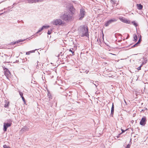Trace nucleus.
Wrapping results in <instances>:
<instances>
[{
  "instance_id": "nucleus-1",
  "label": "nucleus",
  "mask_w": 148,
  "mask_h": 148,
  "mask_svg": "<svg viewBox=\"0 0 148 148\" xmlns=\"http://www.w3.org/2000/svg\"><path fill=\"white\" fill-rule=\"evenodd\" d=\"M60 18L63 21L68 22L72 20L73 16L70 14V12H66L60 14Z\"/></svg>"
},
{
  "instance_id": "nucleus-2",
  "label": "nucleus",
  "mask_w": 148,
  "mask_h": 148,
  "mask_svg": "<svg viewBox=\"0 0 148 148\" xmlns=\"http://www.w3.org/2000/svg\"><path fill=\"white\" fill-rule=\"evenodd\" d=\"M117 20L118 19L116 18H112L105 22L104 25L106 27H108L110 25L116 22Z\"/></svg>"
},
{
  "instance_id": "nucleus-3",
  "label": "nucleus",
  "mask_w": 148,
  "mask_h": 148,
  "mask_svg": "<svg viewBox=\"0 0 148 148\" xmlns=\"http://www.w3.org/2000/svg\"><path fill=\"white\" fill-rule=\"evenodd\" d=\"M53 24L54 25H61L64 24V22L60 19H57L54 20L52 22Z\"/></svg>"
},
{
  "instance_id": "nucleus-4",
  "label": "nucleus",
  "mask_w": 148,
  "mask_h": 148,
  "mask_svg": "<svg viewBox=\"0 0 148 148\" xmlns=\"http://www.w3.org/2000/svg\"><path fill=\"white\" fill-rule=\"evenodd\" d=\"M82 30H83L84 31H83V33L80 35L81 37H83L84 36L86 37L89 36L88 28L87 27H84L82 28Z\"/></svg>"
},
{
  "instance_id": "nucleus-5",
  "label": "nucleus",
  "mask_w": 148,
  "mask_h": 148,
  "mask_svg": "<svg viewBox=\"0 0 148 148\" xmlns=\"http://www.w3.org/2000/svg\"><path fill=\"white\" fill-rule=\"evenodd\" d=\"M85 11L83 8H81L80 10V11L79 14L78 15V17H79V20H82L84 17L85 14Z\"/></svg>"
},
{
  "instance_id": "nucleus-6",
  "label": "nucleus",
  "mask_w": 148,
  "mask_h": 148,
  "mask_svg": "<svg viewBox=\"0 0 148 148\" xmlns=\"http://www.w3.org/2000/svg\"><path fill=\"white\" fill-rule=\"evenodd\" d=\"M4 75L6 76L7 78L9 79L10 77V72L8 69L5 67L4 69Z\"/></svg>"
},
{
  "instance_id": "nucleus-7",
  "label": "nucleus",
  "mask_w": 148,
  "mask_h": 148,
  "mask_svg": "<svg viewBox=\"0 0 148 148\" xmlns=\"http://www.w3.org/2000/svg\"><path fill=\"white\" fill-rule=\"evenodd\" d=\"M12 123H4L3 130L4 132L7 131V129L8 127H10Z\"/></svg>"
},
{
  "instance_id": "nucleus-8",
  "label": "nucleus",
  "mask_w": 148,
  "mask_h": 148,
  "mask_svg": "<svg viewBox=\"0 0 148 148\" xmlns=\"http://www.w3.org/2000/svg\"><path fill=\"white\" fill-rule=\"evenodd\" d=\"M119 18L121 21L123 23L128 24H130V21L127 20V19L123 17H120Z\"/></svg>"
},
{
  "instance_id": "nucleus-9",
  "label": "nucleus",
  "mask_w": 148,
  "mask_h": 148,
  "mask_svg": "<svg viewBox=\"0 0 148 148\" xmlns=\"http://www.w3.org/2000/svg\"><path fill=\"white\" fill-rule=\"evenodd\" d=\"M75 8L73 6H71L70 7L69 11L67 12H70V14L73 16L75 12Z\"/></svg>"
},
{
  "instance_id": "nucleus-10",
  "label": "nucleus",
  "mask_w": 148,
  "mask_h": 148,
  "mask_svg": "<svg viewBox=\"0 0 148 148\" xmlns=\"http://www.w3.org/2000/svg\"><path fill=\"white\" fill-rule=\"evenodd\" d=\"M146 121V117H143L140 121V124L141 125L144 126L145 124Z\"/></svg>"
},
{
  "instance_id": "nucleus-11",
  "label": "nucleus",
  "mask_w": 148,
  "mask_h": 148,
  "mask_svg": "<svg viewBox=\"0 0 148 148\" xmlns=\"http://www.w3.org/2000/svg\"><path fill=\"white\" fill-rule=\"evenodd\" d=\"M25 39L24 40H22V39H20L18 40L17 41L14 42H12L11 43V45H14L16 44H17L18 43H19L20 42H23L24 40H25Z\"/></svg>"
},
{
  "instance_id": "nucleus-12",
  "label": "nucleus",
  "mask_w": 148,
  "mask_h": 148,
  "mask_svg": "<svg viewBox=\"0 0 148 148\" xmlns=\"http://www.w3.org/2000/svg\"><path fill=\"white\" fill-rule=\"evenodd\" d=\"M49 27V25H48V26L43 25L42 27L41 28H40L36 32V33L37 34L38 33L42 31V30L44 29H46V28H47Z\"/></svg>"
},
{
  "instance_id": "nucleus-13",
  "label": "nucleus",
  "mask_w": 148,
  "mask_h": 148,
  "mask_svg": "<svg viewBox=\"0 0 148 148\" xmlns=\"http://www.w3.org/2000/svg\"><path fill=\"white\" fill-rule=\"evenodd\" d=\"M114 111V103H113L112 104V107H111V116L112 117H113V116Z\"/></svg>"
},
{
  "instance_id": "nucleus-14",
  "label": "nucleus",
  "mask_w": 148,
  "mask_h": 148,
  "mask_svg": "<svg viewBox=\"0 0 148 148\" xmlns=\"http://www.w3.org/2000/svg\"><path fill=\"white\" fill-rule=\"evenodd\" d=\"M137 9L139 10H141L143 9V6L140 4H137Z\"/></svg>"
},
{
  "instance_id": "nucleus-15",
  "label": "nucleus",
  "mask_w": 148,
  "mask_h": 148,
  "mask_svg": "<svg viewBox=\"0 0 148 148\" xmlns=\"http://www.w3.org/2000/svg\"><path fill=\"white\" fill-rule=\"evenodd\" d=\"M47 92H48L47 95H48V96L49 99V100H50L51 99H52V97L51 96V94L49 90H48Z\"/></svg>"
},
{
  "instance_id": "nucleus-16",
  "label": "nucleus",
  "mask_w": 148,
  "mask_h": 148,
  "mask_svg": "<svg viewBox=\"0 0 148 148\" xmlns=\"http://www.w3.org/2000/svg\"><path fill=\"white\" fill-rule=\"evenodd\" d=\"M40 0H28V2L32 3L38 2Z\"/></svg>"
},
{
  "instance_id": "nucleus-17",
  "label": "nucleus",
  "mask_w": 148,
  "mask_h": 148,
  "mask_svg": "<svg viewBox=\"0 0 148 148\" xmlns=\"http://www.w3.org/2000/svg\"><path fill=\"white\" fill-rule=\"evenodd\" d=\"M28 130V128L27 127L24 126L23 127L21 130V131L23 132H25Z\"/></svg>"
},
{
  "instance_id": "nucleus-18",
  "label": "nucleus",
  "mask_w": 148,
  "mask_h": 148,
  "mask_svg": "<svg viewBox=\"0 0 148 148\" xmlns=\"http://www.w3.org/2000/svg\"><path fill=\"white\" fill-rule=\"evenodd\" d=\"M133 38H134V41L135 42H136L137 40L138 37L136 34H134L133 35Z\"/></svg>"
},
{
  "instance_id": "nucleus-19",
  "label": "nucleus",
  "mask_w": 148,
  "mask_h": 148,
  "mask_svg": "<svg viewBox=\"0 0 148 148\" xmlns=\"http://www.w3.org/2000/svg\"><path fill=\"white\" fill-rule=\"evenodd\" d=\"M141 38H142L141 36L140 35V37L139 38V39L138 42H137V43H138L139 44L140 43V42H141Z\"/></svg>"
},
{
  "instance_id": "nucleus-20",
  "label": "nucleus",
  "mask_w": 148,
  "mask_h": 148,
  "mask_svg": "<svg viewBox=\"0 0 148 148\" xmlns=\"http://www.w3.org/2000/svg\"><path fill=\"white\" fill-rule=\"evenodd\" d=\"M132 23L135 27H136L137 26V24L135 21H133L132 22Z\"/></svg>"
},
{
  "instance_id": "nucleus-21",
  "label": "nucleus",
  "mask_w": 148,
  "mask_h": 148,
  "mask_svg": "<svg viewBox=\"0 0 148 148\" xmlns=\"http://www.w3.org/2000/svg\"><path fill=\"white\" fill-rule=\"evenodd\" d=\"M139 45L138 43H136L134 45H133L131 47L132 48H133L136 47H137L138 46V45Z\"/></svg>"
},
{
  "instance_id": "nucleus-22",
  "label": "nucleus",
  "mask_w": 148,
  "mask_h": 148,
  "mask_svg": "<svg viewBox=\"0 0 148 148\" xmlns=\"http://www.w3.org/2000/svg\"><path fill=\"white\" fill-rule=\"evenodd\" d=\"M52 32V30L51 29H50V30H49L47 32V34L49 35L51 34Z\"/></svg>"
},
{
  "instance_id": "nucleus-23",
  "label": "nucleus",
  "mask_w": 148,
  "mask_h": 148,
  "mask_svg": "<svg viewBox=\"0 0 148 148\" xmlns=\"http://www.w3.org/2000/svg\"><path fill=\"white\" fill-rule=\"evenodd\" d=\"M92 82H92L93 84H94L95 85V86L96 87L97 86H98V84H95L97 82L95 81V82H94V81H92L91 82V83H92Z\"/></svg>"
},
{
  "instance_id": "nucleus-24",
  "label": "nucleus",
  "mask_w": 148,
  "mask_h": 148,
  "mask_svg": "<svg viewBox=\"0 0 148 148\" xmlns=\"http://www.w3.org/2000/svg\"><path fill=\"white\" fill-rule=\"evenodd\" d=\"M3 147L4 148H11L9 146H7L5 145H3Z\"/></svg>"
},
{
  "instance_id": "nucleus-25",
  "label": "nucleus",
  "mask_w": 148,
  "mask_h": 148,
  "mask_svg": "<svg viewBox=\"0 0 148 148\" xmlns=\"http://www.w3.org/2000/svg\"><path fill=\"white\" fill-rule=\"evenodd\" d=\"M21 98H22L23 101L24 103H25L26 102V101H25V100L24 97H22Z\"/></svg>"
},
{
  "instance_id": "nucleus-26",
  "label": "nucleus",
  "mask_w": 148,
  "mask_h": 148,
  "mask_svg": "<svg viewBox=\"0 0 148 148\" xmlns=\"http://www.w3.org/2000/svg\"><path fill=\"white\" fill-rule=\"evenodd\" d=\"M19 93L21 97H23V93L22 92H19Z\"/></svg>"
},
{
  "instance_id": "nucleus-27",
  "label": "nucleus",
  "mask_w": 148,
  "mask_h": 148,
  "mask_svg": "<svg viewBox=\"0 0 148 148\" xmlns=\"http://www.w3.org/2000/svg\"><path fill=\"white\" fill-rule=\"evenodd\" d=\"M130 146H131L130 145L128 144L127 145V146L126 147V148H130Z\"/></svg>"
},
{
  "instance_id": "nucleus-28",
  "label": "nucleus",
  "mask_w": 148,
  "mask_h": 148,
  "mask_svg": "<svg viewBox=\"0 0 148 148\" xmlns=\"http://www.w3.org/2000/svg\"><path fill=\"white\" fill-rule=\"evenodd\" d=\"M127 130V129L126 130H124L123 129H121V130L122 131V132L121 133V134L122 133H123L126 130Z\"/></svg>"
},
{
  "instance_id": "nucleus-29",
  "label": "nucleus",
  "mask_w": 148,
  "mask_h": 148,
  "mask_svg": "<svg viewBox=\"0 0 148 148\" xmlns=\"http://www.w3.org/2000/svg\"><path fill=\"white\" fill-rule=\"evenodd\" d=\"M9 12V11H8V10L4 11V12H3V14L4 13H8Z\"/></svg>"
},
{
  "instance_id": "nucleus-30",
  "label": "nucleus",
  "mask_w": 148,
  "mask_h": 148,
  "mask_svg": "<svg viewBox=\"0 0 148 148\" xmlns=\"http://www.w3.org/2000/svg\"><path fill=\"white\" fill-rule=\"evenodd\" d=\"M143 60H144V62H143L144 64H145L146 63L147 60H145V59L144 58H143Z\"/></svg>"
},
{
  "instance_id": "nucleus-31",
  "label": "nucleus",
  "mask_w": 148,
  "mask_h": 148,
  "mask_svg": "<svg viewBox=\"0 0 148 148\" xmlns=\"http://www.w3.org/2000/svg\"><path fill=\"white\" fill-rule=\"evenodd\" d=\"M141 67H142V66H140L139 67H138V68H137V69H138V70H141Z\"/></svg>"
},
{
  "instance_id": "nucleus-32",
  "label": "nucleus",
  "mask_w": 148,
  "mask_h": 148,
  "mask_svg": "<svg viewBox=\"0 0 148 148\" xmlns=\"http://www.w3.org/2000/svg\"><path fill=\"white\" fill-rule=\"evenodd\" d=\"M30 51H28L26 52V55H29L31 53Z\"/></svg>"
},
{
  "instance_id": "nucleus-33",
  "label": "nucleus",
  "mask_w": 148,
  "mask_h": 148,
  "mask_svg": "<svg viewBox=\"0 0 148 148\" xmlns=\"http://www.w3.org/2000/svg\"><path fill=\"white\" fill-rule=\"evenodd\" d=\"M73 48L70 49L69 50V51L72 52L73 51Z\"/></svg>"
},
{
  "instance_id": "nucleus-34",
  "label": "nucleus",
  "mask_w": 148,
  "mask_h": 148,
  "mask_svg": "<svg viewBox=\"0 0 148 148\" xmlns=\"http://www.w3.org/2000/svg\"><path fill=\"white\" fill-rule=\"evenodd\" d=\"M36 50V49H35V50H33L31 51H30L31 52H30L31 53H34V52H35V50Z\"/></svg>"
},
{
  "instance_id": "nucleus-35",
  "label": "nucleus",
  "mask_w": 148,
  "mask_h": 148,
  "mask_svg": "<svg viewBox=\"0 0 148 148\" xmlns=\"http://www.w3.org/2000/svg\"><path fill=\"white\" fill-rule=\"evenodd\" d=\"M72 53V54L73 55H75V53L74 52V51H72L71 52Z\"/></svg>"
},
{
  "instance_id": "nucleus-36",
  "label": "nucleus",
  "mask_w": 148,
  "mask_h": 148,
  "mask_svg": "<svg viewBox=\"0 0 148 148\" xmlns=\"http://www.w3.org/2000/svg\"><path fill=\"white\" fill-rule=\"evenodd\" d=\"M121 133H120V134H119L117 136V138H119V136H120V135H121Z\"/></svg>"
},
{
  "instance_id": "nucleus-37",
  "label": "nucleus",
  "mask_w": 148,
  "mask_h": 148,
  "mask_svg": "<svg viewBox=\"0 0 148 148\" xmlns=\"http://www.w3.org/2000/svg\"><path fill=\"white\" fill-rule=\"evenodd\" d=\"M144 64L143 63V62L141 64V65H140V66H142Z\"/></svg>"
},
{
  "instance_id": "nucleus-38",
  "label": "nucleus",
  "mask_w": 148,
  "mask_h": 148,
  "mask_svg": "<svg viewBox=\"0 0 148 148\" xmlns=\"http://www.w3.org/2000/svg\"><path fill=\"white\" fill-rule=\"evenodd\" d=\"M10 7V6H9L8 7L6 8V10H9V8Z\"/></svg>"
},
{
  "instance_id": "nucleus-39",
  "label": "nucleus",
  "mask_w": 148,
  "mask_h": 148,
  "mask_svg": "<svg viewBox=\"0 0 148 148\" xmlns=\"http://www.w3.org/2000/svg\"><path fill=\"white\" fill-rule=\"evenodd\" d=\"M144 110H143H143H141V112H144Z\"/></svg>"
},
{
  "instance_id": "nucleus-40",
  "label": "nucleus",
  "mask_w": 148,
  "mask_h": 148,
  "mask_svg": "<svg viewBox=\"0 0 148 148\" xmlns=\"http://www.w3.org/2000/svg\"><path fill=\"white\" fill-rule=\"evenodd\" d=\"M3 14V13H0V16Z\"/></svg>"
},
{
  "instance_id": "nucleus-41",
  "label": "nucleus",
  "mask_w": 148,
  "mask_h": 148,
  "mask_svg": "<svg viewBox=\"0 0 148 148\" xmlns=\"http://www.w3.org/2000/svg\"><path fill=\"white\" fill-rule=\"evenodd\" d=\"M4 107H7V105H5L4 106Z\"/></svg>"
},
{
  "instance_id": "nucleus-42",
  "label": "nucleus",
  "mask_w": 148,
  "mask_h": 148,
  "mask_svg": "<svg viewBox=\"0 0 148 148\" xmlns=\"http://www.w3.org/2000/svg\"><path fill=\"white\" fill-rule=\"evenodd\" d=\"M39 62L37 61V63H38ZM38 64L37 65H36V66H38Z\"/></svg>"
},
{
  "instance_id": "nucleus-43",
  "label": "nucleus",
  "mask_w": 148,
  "mask_h": 148,
  "mask_svg": "<svg viewBox=\"0 0 148 148\" xmlns=\"http://www.w3.org/2000/svg\"><path fill=\"white\" fill-rule=\"evenodd\" d=\"M3 10H0V11L3 12Z\"/></svg>"
},
{
  "instance_id": "nucleus-44",
  "label": "nucleus",
  "mask_w": 148,
  "mask_h": 148,
  "mask_svg": "<svg viewBox=\"0 0 148 148\" xmlns=\"http://www.w3.org/2000/svg\"><path fill=\"white\" fill-rule=\"evenodd\" d=\"M6 10V8H4L3 9V10Z\"/></svg>"
},
{
  "instance_id": "nucleus-45",
  "label": "nucleus",
  "mask_w": 148,
  "mask_h": 148,
  "mask_svg": "<svg viewBox=\"0 0 148 148\" xmlns=\"http://www.w3.org/2000/svg\"><path fill=\"white\" fill-rule=\"evenodd\" d=\"M145 110H147V108H146L145 109Z\"/></svg>"
},
{
  "instance_id": "nucleus-46",
  "label": "nucleus",
  "mask_w": 148,
  "mask_h": 148,
  "mask_svg": "<svg viewBox=\"0 0 148 148\" xmlns=\"http://www.w3.org/2000/svg\"><path fill=\"white\" fill-rule=\"evenodd\" d=\"M116 34H115V36H116Z\"/></svg>"
}]
</instances>
